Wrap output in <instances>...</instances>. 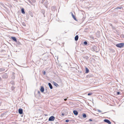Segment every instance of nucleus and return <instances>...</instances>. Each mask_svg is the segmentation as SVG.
<instances>
[{
  "mask_svg": "<svg viewBox=\"0 0 124 124\" xmlns=\"http://www.w3.org/2000/svg\"><path fill=\"white\" fill-rule=\"evenodd\" d=\"M116 46L118 47L121 48L124 46V43H121L116 44Z\"/></svg>",
  "mask_w": 124,
  "mask_h": 124,
  "instance_id": "nucleus-1",
  "label": "nucleus"
},
{
  "mask_svg": "<svg viewBox=\"0 0 124 124\" xmlns=\"http://www.w3.org/2000/svg\"><path fill=\"white\" fill-rule=\"evenodd\" d=\"M41 3L46 6L48 4V1L47 0H42Z\"/></svg>",
  "mask_w": 124,
  "mask_h": 124,
  "instance_id": "nucleus-2",
  "label": "nucleus"
},
{
  "mask_svg": "<svg viewBox=\"0 0 124 124\" xmlns=\"http://www.w3.org/2000/svg\"><path fill=\"white\" fill-rule=\"evenodd\" d=\"M55 119L54 116H50L49 118V121H54Z\"/></svg>",
  "mask_w": 124,
  "mask_h": 124,
  "instance_id": "nucleus-3",
  "label": "nucleus"
},
{
  "mask_svg": "<svg viewBox=\"0 0 124 124\" xmlns=\"http://www.w3.org/2000/svg\"><path fill=\"white\" fill-rule=\"evenodd\" d=\"M104 121L106 123H107L108 124H111V122L108 120L107 119H105L104 120Z\"/></svg>",
  "mask_w": 124,
  "mask_h": 124,
  "instance_id": "nucleus-4",
  "label": "nucleus"
},
{
  "mask_svg": "<svg viewBox=\"0 0 124 124\" xmlns=\"http://www.w3.org/2000/svg\"><path fill=\"white\" fill-rule=\"evenodd\" d=\"M2 77L3 78H7L8 77L7 74L6 73H4L3 74L2 76Z\"/></svg>",
  "mask_w": 124,
  "mask_h": 124,
  "instance_id": "nucleus-5",
  "label": "nucleus"
},
{
  "mask_svg": "<svg viewBox=\"0 0 124 124\" xmlns=\"http://www.w3.org/2000/svg\"><path fill=\"white\" fill-rule=\"evenodd\" d=\"M18 112L20 114H22L23 113V110L21 108H20L19 109Z\"/></svg>",
  "mask_w": 124,
  "mask_h": 124,
  "instance_id": "nucleus-6",
  "label": "nucleus"
},
{
  "mask_svg": "<svg viewBox=\"0 0 124 124\" xmlns=\"http://www.w3.org/2000/svg\"><path fill=\"white\" fill-rule=\"evenodd\" d=\"M11 38L15 42H17V40L16 38L14 37H12Z\"/></svg>",
  "mask_w": 124,
  "mask_h": 124,
  "instance_id": "nucleus-7",
  "label": "nucleus"
},
{
  "mask_svg": "<svg viewBox=\"0 0 124 124\" xmlns=\"http://www.w3.org/2000/svg\"><path fill=\"white\" fill-rule=\"evenodd\" d=\"M44 89L43 86H42L41 87L40 89V91L42 93L44 92Z\"/></svg>",
  "mask_w": 124,
  "mask_h": 124,
  "instance_id": "nucleus-8",
  "label": "nucleus"
},
{
  "mask_svg": "<svg viewBox=\"0 0 124 124\" xmlns=\"http://www.w3.org/2000/svg\"><path fill=\"white\" fill-rule=\"evenodd\" d=\"M71 15H72V16L73 18L74 19V20H75L76 21H77L76 19V17H75V16L73 14V13L72 12H71Z\"/></svg>",
  "mask_w": 124,
  "mask_h": 124,
  "instance_id": "nucleus-9",
  "label": "nucleus"
},
{
  "mask_svg": "<svg viewBox=\"0 0 124 124\" xmlns=\"http://www.w3.org/2000/svg\"><path fill=\"white\" fill-rule=\"evenodd\" d=\"M73 113L74 114L76 115H78V111L76 110H74L73 111Z\"/></svg>",
  "mask_w": 124,
  "mask_h": 124,
  "instance_id": "nucleus-10",
  "label": "nucleus"
},
{
  "mask_svg": "<svg viewBox=\"0 0 124 124\" xmlns=\"http://www.w3.org/2000/svg\"><path fill=\"white\" fill-rule=\"evenodd\" d=\"M48 85L51 89H52L53 88V86L51 83H48Z\"/></svg>",
  "mask_w": 124,
  "mask_h": 124,
  "instance_id": "nucleus-11",
  "label": "nucleus"
},
{
  "mask_svg": "<svg viewBox=\"0 0 124 124\" xmlns=\"http://www.w3.org/2000/svg\"><path fill=\"white\" fill-rule=\"evenodd\" d=\"M78 35H76L75 37V40L76 41H77L78 40Z\"/></svg>",
  "mask_w": 124,
  "mask_h": 124,
  "instance_id": "nucleus-12",
  "label": "nucleus"
},
{
  "mask_svg": "<svg viewBox=\"0 0 124 124\" xmlns=\"http://www.w3.org/2000/svg\"><path fill=\"white\" fill-rule=\"evenodd\" d=\"M21 11L23 14H24L25 13L24 9L23 8H22L21 9Z\"/></svg>",
  "mask_w": 124,
  "mask_h": 124,
  "instance_id": "nucleus-13",
  "label": "nucleus"
},
{
  "mask_svg": "<svg viewBox=\"0 0 124 124\" xmlns=\"http://www.w3.org/2000/svg\"><path fill=\"white\" fill-rule=\"evenodd\" d=\"M41 11L42 13V14L44 15V14L45 13V10L44 9H42L41 10Z\"/></svg>",
  "mask_w": 124,
  "mask_h": 124,
  "instance_id": "nucleus-14",
  "label": "nucleus"
},
{
  "mask_svg": "<svg viewBox=\"0 0 124 124\" xmlns=\"http://www.w3.org/2000/svg\"><path fill=\"white\" fill-rule=\"evenodd\" d=\"M85 70H86V71H85V73H87L89 72V69L88 68H85Z\"/></svg>",
  "mask_w": 124,
  "mask_h": 124,
  "instance_id": "nucleus-15",
  "label": "nucleus"
},
{
  "mask_svg": "<svg viewBox=\"0 0 124 124\" xmlns=\"http://www.w3.org/2000/svg\"><path fill=\"white\" fill-rule=\"evenodd\" d=\"M82 116L84 118H86V114L85 113L83 114L82 115Z\"/></svg>",
  "mask_w": 124,
  "mask_h": 124,
  "instance_id": "nucleus-16",
  "label": "nucleus"
},
{
  "mask_svg": "<svg viewBox=\"0 0 124 124\" xmlns=\"http://www.w3.org/2000/svg\"><path fill=\"white\" fill-rule=\"evenodd\" d=\"M53 83H54V85L56 86L57 87L58 86V85L55 82H54Z\"/></svg>",
  "mask_w": 124,
  "mask_h": 124,
  "instance_id": "nucleus-17",
  "label": "nucleus"
},
{
  "mask_svg": "<svg viewBox=\"0 0 124 124\" xmlns=\"http://www.w3.org/2000/svg\"><path fill=\"white\" fill-rule=\"evenodd\" d=\"M122 8V7H117L116 8V9H121Z\"/></svg>",
  "mask_w": 124,
  "mask_h": 124,
  "instance_id": "nucleus-18",
  "label": "nucleus"
},
{
  "mask_svg": "<svg viewBox=\"0 0 124 124\" xmlns=\"http://www.w3.org/2000/svg\"><path fill=\"white\" fill-rule=\"evenodd\" d=\"M84 45H86L87 44V43L86 41H85L84 42Z\"/></svg>",
  "mask_w": 124,
  "mask_h": 124,
  "instance_id": "nucleus-19",
  "label": "nucleus"
},
{
  "mask_svg": "<svg viewBox=\"0 0 124 124\" xmlns=\"http://www.w3.org/2000/svg\"><path fill=\"white\" fill-rule=\"evenodd\" d=\"M5 70V69H0V71H3Z\"/></svg>",
  "mask_w": 124,
  "mask_h": 124,
  "instance_id": "nucleus-20",
  "label": "nucleus"
},
{
  "mask_svg": "<svg viewBox=\"0 0 124 124\" xmlns=\"http://www.w3.org/2000/svg\"><path fill=\"white\" fill-rule=\"evenodd\" d=\"M16 43L18 45H20V44L21 43H20L19 42V41H17V42H16Z\"/></svg>",
  "mask_w": 124,
  "mask_h": 124,
  "instance_id": "nucleus-21",
  "label": "nucleus"
},
{
  "mask_svg": "<svg viewBox=\"0 0 124 124\" xmlns=\"http://www.w3.org/2000/svg\"><path fill=\"white\" fill-rule=\"evenodd\" d=\"M92 93H89L88 94V96H90V95H92Z\"/></svg>",
  "mask_w": 124,
  "mask_h": 124,
  "instance_id": "nucleus-22",
  "label": "nucleus"
},
{
  "mask_svg": "<svg viewBox=\"0 0 124 124\" xmlns=\"http://www.w3.org/2000/svg\"><path fill=\"white\" fill-rule=\"evenodd\" d=\"M28 2H29V3H30V4H32V2H31V1H30V0H28Z\"/></svg>",
  "mask_w": 124,
  "mask_h": 124,
  "instance_id": "nucleus-23",
  "label": "nucleus"
},
{
  "mask_svg": "<svg viewBox=\"0 0 124 124\" xmlns=\"http://www.w3.org/2000/svg\"><path fill=\"white\" fill-rule=\"evenodd\" d=\"M15 78V76L14 75L12 76L11 77V78L12 79H14Z\"/></svg>",
  "mask_w": 124,
  "mask_h": 124,
  "instance_id": "nucleus-24",
  "label": "nucleus"
},
{
  "mask_svg": "<svg viewBox=\"0 0 124 124\" xmlns=\"http://www.w3.org/2000/svg\"><path fill=\"white\" fill-rule=\"evenodd\" d=\"M120 94V93L119 92H117V95H119Z\"/></svg>",
  "mask_w": 124,
  "mask_h": 124,
  "instance_id": "nucleus-25",
  "label": "nucleus"
},
{
  "mask_svg": "<svg viewBox=\"0 0 124 124\" xmlns=\"http://www.w3.org/2000/svg\"><path fill=\"white\" fill-rule=\"evenodd\" d=\"M69 120L68 119H67L66 120V122H69Z\"/></svg>",
  "mask_w": 124,
  "mask_h": 124,
  "instance_id": "nucleus-26",
  "label": "nucleus"
},
{
  "mask_svg": "<svg viewBox=\"0 0 124 124\" xmlns=\"http://www.w3.org/2000/svg\"><path fill=\"white\" fill-rule=\"evenodd\" d=\"M43 75H45V74H46V72L45 71H44L43 73Z\"/></svg>",
  "mask_w": 124,
  "mask_h": 124,
  "instance_id": "nucleus-27",
  "label": "nucleus"
},
{
  "mask_svg": "<svg viewBox=\"0 0 124 124\" xmlns=\"http://www.w3.org/2000/svg\"><path fill=\"white\" fill-rule=\"evenodd\" d=\"M98 112L99 113H100L101 112V111L99 109L98 110Z\"/></svg>",
  "mask_w": 124,
  "mask_h": 124,
  "instance_id": "nucleus-28",
  "label": "nucleus"
},
{
  "mask_svg": "<svg viewBox=\"0 0 124 124\" xmlns=\"http://www.w3.org/2000/svg\"><path fill=\"white\" fill-rule=\"evenodd\" d=\"M38 94H40V92L39 91H38Z\"/></svg>",
  "mask_w": 124,
  "mask_h": 124,
  "instance_id": "nucleus-29",
  "label": "nucleus"
},
{
  "mask_svg": "<svg viewBox=\"0 0 124 124\" xmlns=\"http://www.w3.org/2000/svg\"><path fill=\"white\" fill-rule=\"evenodd\" d=\"M54 8H55V7L54 6H53L51 8L53 9H54Z\"/></svg>",
  "mask_w": 124,
  "mask_h": 124,
  "instance_id": "nucleus-30",
  "label": "nucleus"
},
{
  "mask_svg": "<svg viewBox=\"0 0 124 124\" xmlns=\"http://www.w3.org/2000/svg\"><path fill=\"white\" fill-rule=\"evenodd\" d=\"M89 121H92V120L91 119H89Z\"/></svg>",
  "mask_w": 124,
  "mask_h": 124,
  "instance_id": "nucleus-31",
  "label": "nucleus"
},
{
  "mask_svg": "<svg viewBox=\"0 0 124 124\" xmlns=\"http://www.w3.org/2000/svg\"><path fill=\"white\" fill-rule=\"evenodd\" d=\"M62 116H63L64 115V113H62Z\"/></svg>",
  "mask_w": 124,
  "mask_h": 124,
  "instance_id": "nucleus-32",
  "label": "nucleus"
},
{
  "mask_svg": "<svg viewBox=\"0 0 124 124\" xmlns=\"http://www.w3.org/2000/svg\"><path fill=\"white\" fill-rule=\"evenodd\" d=\"M64 101H66L67 100V99H64Z\"/></svg>",
  "mask_w": 124,
  "mask_h": 124,
  "instance_id": "nucleus-33",
  "label": "nucleus"
},
{
  "mask_svg": "<svg viewBox=\"0 0 124 124\" xmlns=\"http://www.w3.org/2000/svg\"><path fill=\"white\" fill-rule=\"evenodd\" d=\"M110 26H112V24H110Z\"/></svg>",
  "mask_w": 124,
  "mask_h": 124,
  "instance_id": "nucleus-34",
  "label": "nucleus"
},
{
  "mask_svg": "<svg viewBox=\"0 0 124 124\" xmlns=\"http://www.w3.org/2000/svg\"><path fill=\"white\" fill-rule=\"evenodd\" d=\"M35 0H33L32 1L33 2H35Z\"/></svg>",
  "mask_w": 124,
  "mask_h": 124,
  "instance_id": "nucleus-35",
  "label": "nucleus"
},
{
  "mask_svg": "<svg viewBox=\"0 0 124 124\" xmlns=\"http://www.w3.org/2000/svg\"><path fill=\"white\" fill-rule=\"evenodd\" d=\"M44 17H45V15H44Z\"/></svg>",
  "mask_w": 124,
  "mask_h": 124,
  "instance_id": "nucleus-36",
  "label": "nucleus"
},
{
  "mask_svg": "<svg viewBox=\"0 0 124 124\" xmlns=\"http://www.w3.org/2000/svg\"><path fill=\"white\" fill-rule=\"evenodd\" d=\"M123 37H124V36H123Z\"/></svg>",
  "mask_w": 124,
  "mask_h": 124,
  "instance_id": "nucleus-37",
  "label": "nucleus"
},
{
  "mask_svg": "<svg viewBox=\"0 0 124 124\" xmlns=\"http://www.w3.org/2000/svg\"><path fill=\"white\" fill-rule=\"evenodd\" d=\"M123 37H124V36H123Z\"/></svg>",
  "mask_w": 124,
  "mask_h": 124,
  "instance_id": "nucleus-38",
  "label": "nucleus"
}]
</instances>
